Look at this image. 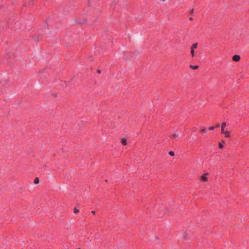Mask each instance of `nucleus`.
Here are the masks:
<instances>
[{
  "label": "nucleus",
  "mask_w": 249,
  "mask_h": 249,
  "mask_svg": "<svg viewBox=\"0 0 249 249\" xmlns=\"http://www.w3.org/2000/svg\"><path fill=\"white\" fill-rule=\"evenodd\" d=\"M226 123L223 122L221 124V133L223 134L225 137L229 138L230 137V132L226 129Z\"/></svg>",
  "instance_id": "f257e3e1"
},
{
  "label": "nucleus",
  "mask_w": 249,
  "mask_h": 249,
  "mask_svg": "<svg viewBox=\"0 0 249 249\" xmlns=\"http://www.w3.org/2000/svg\"><path fill=\"white\" fill-rule=\"evenodd\" d=\"M178 136H179L178 133L177 131H175L173 132V133L171 134L170 137L172 139H175V138L178 137Z\"/></svg>",
  "instance_id": "f03ea898"
},
{
  "label": "nucleus",
  "mask_w": 249,
  "mask_h": 249,
  "mask_svg": "<svg viewBox=\"0 0 249 249\" xmlns=\"http://www.w3.org/2000/svg\"><path fill=\"white\" fill-rule=\"evenodd\" d=\"M240 59V56L239 55H234L232 56V60L235 62H238Z\"/></svg>",
  "instance_id": "7ed1b4c3"
},
{
  "label": "nucleus",
  "mask_w": 249,
  "mask_h": 249,
  "mask_svg": "<svg viewBox=\"0 0 249 249\" xmlns=\"http://www.w3.org/2000/svg\"><path fill=\"white\" fill-rule=\"evenodd\" d=\"M200 131L202 133H205L207 131V129L203 126H201Z\"/></svg>",
  "instance_id": "20e7f679"
},
{
  "label": "nucleus",
  "mask_w": 249,
  "mask_h": 249,
  "mask_svg": "<svg viewBox=\"0 0 249 249\" xmlns=\"http://www.w3.org/2000/svg\"><path fill=\"white\" fill-rule=\"evenodd\" d=\"M190 68L191 69H193V70H196L198 69V65H190Z\"/></svg>",
  "instance_id": "39448f33"
},
{
  "label": "nucleus",
  "mask_w": 249,
  "mask_h": 249,
  "mask_svg": "<svg viewBox=\"0 0 249 249\" xmlns=\"http://www.w3.org/2000/svg\"><path fill=\"white\" fill-rule=\"evenodd\" d=\"M121 142H122V144H123L124 145H126L127 144L126 139L125 138L122 139L121 140Z\"/></svg>",
  "instance_id": "423d86ee"
},
{
  "label": "nucleus",
  "mask_w": 249,
  "mask_h": 249,
  "mask_svg": "<svg viewBox=\"0 0 249 249\" xmlns=\"http://www.w3.org/2000/svg\"><path fill=\"white\" fill-rule=\"evenodd\" d=\"M201 178L204 181H206L207 180V177L206 175L202 176L201 177Z\"/></svg>",
  "instance_id": "0eeeda50"
},
{
  "label": "nucleus",
  "mask_w": 249,
  "mask_h": 249,
  "mask_svg": "<svg viewBox=\"0 0 249 249\" xmlns=\"http://www.w3.org/2000/svg\"><path fill=\"white\" fill-rule=\"evenodd\" d=\"M197 47V43H195L193 44V45L191 46V49L194 50Z\"/></svg>",
  "instance_id": "6e6552de"
},
{
  "label": "nucleus",
  "mask_w": 249,
  "mask_h": 249,
  "mask_svg": "<svg viewBox=\"0 0 249 249\" xmlns=\"http://www.w3.org/2000/svg\"><path fill=\"white\" fill-rule=\"evenodd\" d=\"M190 53H191V54L192 55V56L193 57H194L195 56V51H194V49H191Z\"/></svg>",
  "instance_id": "1a4fd4ad"
},
{
  "label": "nucleus",
  "mask_w": 249,
  "mask_h": 249,
  "mask_svg": "<svg viewBox=\"0 0 249 249\" xmlns=\"http://www.w3.org/2000/svg\"><path fill=\"white\" fill-rule=\"evenodd\" d=\"M218 147L220 149H222L223 148V145L221 142H219Z\"/></svg>",
  "instance_id": "9d476101"
},
{
  "label": "nucleus",
  "mask_w": 249,
  "mask_h": 249,
  "mask_svg": "<svg viewBox=\"0 0 249 249\" xmlns=\"http://www.w3.org/2000/svg\"><path fill=\"white\" fill-rule=\"evenodd\" d=\"M34 182L36 184H37L39 182V179L37 178H36L34 180Z\"/></svg>",
  "instance_id": "9b49d317"
},
{
  "label": "nucleus",
  "mask_w": 249,
  "mask_h": 249,
  "mask_svg": "<svg viewBox=\"0 0 249 249\" xmlns=\"http://www.w3.org/2000/svg\"><path fill=\"white\" fill-rule=\"evenodd\" d=\"M73 212L75 213H77L79 212V210L76 208H74L73 210Z\"/></svg>",
  "instance_id": "f8f14e48"
},
{
  "label": "nucleus",
  "mask_w": 249,
  "mask_h": 249,
  "mask_svg": "<svg viewBox=\"0 0 249 249\" xmlns=\"http://www.w3.org/2000/svg\"><path fill=\"white\" fill-rule=\"evenodd\" d=\"M169 154L171 156H173L175 155L174 152L173 151H170L169 152Z\"/></svg>",
  "instance_id": "ddd939ff"
},
{
  "label": "nucleus",
  "mask_w": 249,
  "mask_h": 249,
  "mask_svg": "<svg viewBox=\"0 0 249 249\" xmlns=\"http://www.w3.org/2000/svg\"><path fill=\"white\" fill-rule=\"evenodd\" d=\"M214 128H215V127H214V126H211V127H210L209 128V130H213V129H214Z\"/></svg>",
  "instance_id": "4468645a"
},
{
  "label": "nucleus",
  "mask_w": 249,
  "mask_h": 249,
  "mask_svg": "<svg viewBox=\"0 0 249 249\" xmlns=\"http://www.w3.org/2000/svg\"><path fill=\"white\" fill-rule=\"evenodd\" d=\"M91 213H92L94 214V213H95V211H91Z\"/></svg>",
  "instance_id": "2eb2a0df"
}]
</instances>
